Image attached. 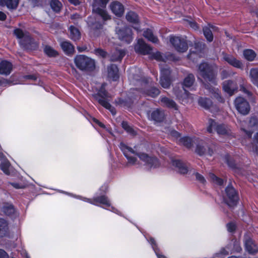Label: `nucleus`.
Returning <instances> with one entry per match:
<instances>
[{
  "instance_id": "nucleus-1",
  "label": "nucleus",
  "mask_w": 258,
  "mask_h": 258,
  "mask_svg": "<svg viewBox=\"0 0 258 258\" xmlns=\"http://www.w3.org/2000/svg\"><path fill=\"white\" fill-rule=\"evenodd\" d=\"M198 72L203 79H200V81L211 83L216 85L217 84V72L216 68L212 64L206 62L201 63L198 67Z\"/></svg>"
},
{
  "instance_id": "nucleus-2",
  "label": "nucleus",
  "mask_w": 258,
  "mask_h": 258,
  "mask_svg": "<svg viewBox=\"0 0 258 258\" xmlns=\"http://www.w3.org/2000/svg\"><path fill=\"white\" fill-rule=\"evenodd\" d=\"M105 84H102L98 93L94 95V97L100 105L114 115L116 114L115 109L109 103L111 99V96L105 90Z\"/></svg>"
},
{
  "instance_id": "nucleus-3",
  "label": "nucleus",
  "mask_w": 258,
  "mask_h": 258,
  "mask_svg": "<svg viewBox=\"0 0 258 258\" xmlns=\"http://www.w3.org/2000/svg\"><path fill=\"white\" fill-rule=\"evenodd\" d=\"M74 62L77 68L82 71L91 72L95 68L94 60L84 55H77Z\"/></svg>"
},
{
  "instance_id": "nucleus-4",
  "label": "nucleus",
  "mask_w": 258,
  "mask_h": 258,
  "mask_svg": "<svg viewBox=\"0 0 258 258\" xmlns=\"http://www.w3.org/2000/svg\"><path fill=\"white\" fill-rule=\"evenodd\" d=\"M225 193L227 198L225 200V203L230 207L236 206L239 200L238 194L231 183L226 187Z\"/></svg>"
},
{
  "instance_id": "nucleus-5",
  "label": "nucleus",
  "mask_w": 258,
  "mask_h": 258,
  "mask_svg": "<svg viewBox=\"0 0 258 258\" xmlns=\"http://www.w3.org/2000/svg\"><path fill=\"white\" fill-rule=\"evenodd\" d=\"M196 152L199 155H208L212 156L215 150V145H208L206 142L202 140H197Z\"/></svg>"
},
{
  "instance_id": "nucleus-6",
  "label": "nucleus",
  "mask_w": 258,
  "mask_h": 258,
  "mask_svg": "<svg viewBox=\"0 0 258 258\" xmlns=\"http://www.w3.org/2000/svg\"><path fill=\"white\" fill-rule=\"evenodd\" d=\"M109 0H94L93 4V11L99 15L104 20L110 19V16L107 12L100 7L105 8Z\"/></svg>"
},
{
  "instance_id": "nucleus-7",
  "label": "nucleus",
  "mask_w": 258,
  "mask_h": 258,
  "mask_svg": "<svg viewBox=\"0 0 258 258\" xmlns=\"http://www.w3.org/2000/svg\"><path fill=\"white\" fill-rule=\"evenodd\" d=\"M170 42L175 49L178 52H184L188 49L187 42L186 40L183 38L177 36H171L170 38Z\"/></svg>"
},
{
  "instance_id": "nucleus-8",
  "label": "nucleus",
  "mask_w": 258,
  "mask_h": 258,
  "mask_svg": "<svg viewBox=\"0 0 258 258\" xmlns=\"http://www.w3.org/2000/svg\"><path fill=\"white\" fill-rule=\"evenodd\" d=\"M234 105L237 111L243 115L247 114L250 111L249 103L243 97H237L234 101Z\"/></svg>"
},
{
  "instance_id": "nucleus-9",
  "label": "nucleus",
  "mask_w": 258,
  "mask_h": 258,
  "mask_svg": "<svg viewBox=\"0 0 258 258\" xmlns=\"http://www.w3.org/2000/svg\"><path fill=\"white\" fill-rule=\"evenodd\" d=\"M116 33L121 41L130 43L133 40L132 31L130 28L125 27L122 29H116Z\"/></svg>"
},
{
  "instance_id": "nucleus-10",
  "label": "nucleus",
  "mask_w": 258,
  "mask_h": 258,
  "mask_svg": "<svg viewBox=\"0 0 258 258\" xmlns=\"http://www.w3.org/2000/svg\"><path fill=\"white\" fill-rule=\"evenodd\" d=\"M135 50L138 53L147 55L151 53L152 48L146 44L143 39H139L138 43L135 46Z\"/></svg>"
},
{
  "instance_id": "nucleus-11",
  "label": "nucleus",
  "mask_w": 258,
  "mask_h": 258,
  "mask_svg": "<svg viewBox=\"0 0 258 258\" xmlns=\"http://www.w3.org/2000/svg\"><path fill=\"white\" fill-rule=\"evenodd\" d=\"M137 155L150 167L156 168L159 166V162L156 158L150 157L147 154L142 153H138Z\"/></svg>"
},
{
  "instance_id": "nucleus-12",
  "label": "nucleus",
  "mask_w": 258,
  "mask_h": 258,
  "mask_svg": "<svg viewBox=\"0 0 258 258\" xmlns=\"http://www.w3.org/2000/svg\"><path fill=\"white\" fill-rule=\"evenodd\" d=\"M119 147L124 155L127 159L128 162L131 164H134L137 161V158L132 156L131 154H134L137 155V153H136L132 148L128 147L124 143H121Z\"/></svg>"
},
{
  "instance_id": "nucleus-13",
  "label": "nucleus",
  "mask_w": 258,
  "mask_h": 258,
  "mask_svg": "<svg viewBox=\"0 0 258 258\" xmlns=\"http://www.w3.org/2000/svg\"><path fill=\"white\" fill-rule=\"evenodd\" d=\"M25 39L19 41L20 44L24 49L32 50L38 48V43L30 37V35L25 37Z\"/></svg>"
},
{
  "instance_id": "nucleus-14",
  "label": "nucleus",
  "mask_w": 258,
  "mask_h": 258,
  "mask_svg": "<svg viewBox=\"0 0 258 258\" xmlns=\"http://www.w3.org/2000/svg\"><path fill=\"white\" fill-rule=\"evenodd\" d=\"M201 83L203 87L206 90H208L209 92L212 93L214 97L216 98L219 102L221 103L224 102V99L221 96L220 92L218 89L212 87L209 83L205 82L203 81H201Z\"/></svg>"
},
{
  "instance_id": "nucleus-15",
  "label": "nucleus",
  "mask_w": 258,
  "mask_h": 258,
  "mask_svg": "<svg viewBox=\"0 0 258 258\" xmlns=\"http://www.w3.org/2000/svg\"><path fill=\"white\" fill-rule=\"evenodd\" d=\"M244 245L246 250L249 253L254 254L258 252V246L249 237L244 238Z\"/></svg>"
},
{
  "instance_id": "nucleus-16",
  "label": "nucleus",
  "mask_w": 258,
  "mask_h": 258,
  "mask_svg": "<svg viewBox=\"0 0 258 258\" xmlns=\"http://www.w3.org/2000/svg\"><path fill=\"white\" fill-rule=\"evenodd\" d=\"M223 89L225 92L230 96L232 95L238 90V87L236 83L232 80L224 81L223 84Z\"/></svg>"
},
{
  "instance_id": "nucleus-17",
  "label": "nucleus",
  "mask_w": 258,
  "mask_h": 258,
  "mask_svg": "<svg viewBox=\"0 0 258 258\" xmlns=\"http://www.w3.org/2000/svg\"><path fill=\"white\" fill-rule=\"evenodd\" d=\"M172 82L171 71L168 68L162 69V87L168 88Z\"/></svg>"
},
{
  "instance_id": "nucleus-18",
  "label": "nucleus",
  "mask_w": 258,
  "mask_h": 258,
  "mask_svg": "<svg viewBox=\"0 0 258 258\" xmlns=\"http://www.w3.org/2000/svg\"><path fill=\"white\" fill-rule=\"evenodd\" d=\"M84 201L93 205H97V203H100L107 207L110 206L109 200L107 198L104 196L97 197L93 199L85 198Z\"/></svg>"
},
{
  "instance_id": "nucleus-19",
  "label": "nucleus",
  "mask_w": 258,
  "mask_h": 258,
  "mask_svg": "<svg viewBox=\"0 0 258 258\" xmlns=\"http://www.w3.org/2000/svg\"><path fill=\"white\" fill-rule=\"evenodd\" d=\"M110 8L112 13L117 16L120 17L124 13L123 6L117 1L112 2L110 5Z\"/></svg>"
},
{
  "instance_id": "nucleus-20",
  "label": "nucleus",
  "mask_w": 258,
  "mask_h": 258,
  "mask_svg": "<svg viewBox=\"0 0 258 258\" xmlns=\"http://www.w3.org/2000/svg\"><path fill=\"white\" fill-rule=\"evenodd\" d=\"M173 165L178 169V172L180 174H185L188 171H191L190 167L179 160H175L172 161Z\"/></svg>"
},
{
  "instance_id": "nucleus-21",
  "label": "nucleus",
  "mask_w": 258,
  "mask_h": 258,
  "mask_svg": "<svg viewBox=\"0 0 258 258\" xmlns=\"http://www.w3.org/2000/svg\"><path fill=\"white\" fill-rule=\"evenodd\" d=\"M13 69V64L7 60H3L0 62V74L9 75Z\"/></svg>"
},
{
  "instance_id": "nucleus-22",
  "label": "nucleus",
  "mask_w": 258,
  "mask_h": 258,
  "mask_svg": "<svg viewBox=\"0 0 258 258\" xmlns=\"http://www.w3.org/2000/svg\"><path fill=\"white\" fill-rule=\"evenodd\" d=\"M216 131L219 135L230 136L232 135L230 128L227 125L223 123L217 124Z\"/></svg>"
},
{
  "instance_id": "nucleus-23",
  "label": "nucleus",
  "mask_w": 258,
  "mask_h": 258,
  "mask_svg": "<svg viewBox=\"0 0 258 258\" xmlns=\"http://www.w3.org/2000/svg\"><path fill=\"white\" fill-rule=\"evenodd\" d=\"M148 115L149 119L153 121L155 124L159 123L161 121V114L158 109L149 111Z\"/></svg>"
},
{
  "instance_id": "nucleus-24",
  "label": "nucleus",
  "mask_w": 258,
  "mask_h": 258,
  "mask_svg": "<svg viewBox=\"0 0 258 258\" xmlns=\"http://www.w3.org/2000/svg\"><path fill=\"white\" fill-rule=\"evenodd\" d=\"M223 59L230 65L235 68H241L242 67V62L231 55L225 54Z\"/></svg>"
},
{
  "instance_id": "nucleus-25",
  "label": "nucleus",
  "mask_w": 258,
  "mask_h": 258,
  "mask_svg": "<svg viewBox=\"0 0 258 258\" xmlns=\"http://www.w3.org/2000/svg\"><path fill=\"white\" fill-rule=\"evenodd\" d=\"M108 77L113 81H116L119 78L118 69L117 67L114 64H111L107 68Z\"/></svg>"
},
{
  "instance_id": "nucleus-26",
  "label": "nucleus",
  "mask_w": 258,
  "mask_h": 258,
  "mask_svg": "<svg viewBox=\"0 0 258 258\" xmlns=\"http://www.w3.org/2000/svg\"><path fill=\"white\" fill-rule=\"evenodd\" d=\"M60 46L67 55H72L75 52L74 46L69 41L62 42L60 44Z\"/></svg>"
},
{
  "instance_id": "nucleus-27",
  "label": "nucleus",
  "mask_w": 258,
  "mask_h": 258,
  "mask_svg": "<svg viewBox=\"0 0 258 258\" xmlns=\"http://www.w3.org/2000/svg\"><path fill=\"white\" fill-rule=\"evenodd\" d=\"M8 224L4 219H0V237H6L9 235Z\"/></svg>"
},
{
  "instance_id": "nucleus-28",
  "label": "nucleus",
  "mask_w": 258,
  "mask_h": 258,
  "mask_svg": "<svg viewBox=\"0 0 258 258\" xmlns=\"http://www.w3.org/2000/svg\"><path fill=\"white\" fill-rule=\"evenodd\" d=\"M125 54V52L123 49H116L112 54L110 60L111 61H120Z\"/></svg>"
},
{
  "instance_id": "nucleus-29",
  "label": "nucleus",
  "mask_w": 258,
  "mask_h": 258,
  "mask_svg": "<svg viewBox=\"0 0 258 258\" xmlns=\"http://www.w3.org/2000/svg\"><path fill=\"white\" fill-rule=\"evenodd\" d=\"M43 51L44 53L49 57H56L59 54L57 51L48 45L43 46Z\"/></svg>"
},
{
  "instance_id": "nucleus-30",
  "label": "nucleus",
  "mask_w": 258,
  "mask_h": 258,
  "mask_svg": "<svg viewBox=\"0 0 258 258\" xmlns=\"http://www.w3.org/2000/svg\"><path fill=\"white\" fill-rule=\"evenodd\" d=\"M198 139L195 138H191L188 137H184L180 139V143L187 148H190L193 146L194 143L197 142Z\"/></svg>"
},
{
  "instance_id": "nucleus-31",
  "label": "nucleus",
  "mask_w": 258,
  "mask_h": 258,
  "mask_svg": "<svg viewBox=\"0 0 258 258\" xmlns=\"http://www.w3.org/2000/svg\"><path fill=\"white\" fill-rule=\"evenodd\" d=\"M198 104L201 107L208 109L210 108L212 105V102L209 98L206 97H200L198 100Z\"/></svg>"
},
{
  "instance_id": "nucleus-32",
  "label": "nucleus",
  "mask_w": 258,
  "mask_h": 258,
  "mask_svg": "<svg viewBox=\"0 0 258 258\" xmlns=\"http://www.w3.org/2000/svg\"><path fill=\"white\" fill-rule=\"evenodd\" d=\"M249 77L251 82L258 87V68L250 70Z\"/></svg>"
},
{
  "instance_id": "nucleus-33",
  "label": "nucleus",
  "mask_w": 258,
  "mask_h": 258,
  "mask_svg": "<svg viewBox=\"0 0 258 258\" xmlns=\"http://www.w3.org/2000/svg\"><path fill=\"white\" fill-rule=\"evenodd\" d=\"M70 38L74 41H77L81 38V33L79 30L76 27L71 26L70 27Z\"/></svg>"
},
{
  "instance_id": "nucleus-34",
  "label": "nucleus",
  "mask_w": 258,
  "mask_h": 258,
  "mask_svg": "<svg viewBox=\"0 0 258 258\" xmlns=\"http://www.w3.org/2000/svg\"><path fill=\"white\" fill-rule=\"evenodd\" d=\"M195 81V78L192 74H189L183 81V87L189 88L191 87Z\"/></svg>"
},
{
  "instance_id": "nucleus-35",
  "label": "nucleus",
  "mask_w": 258,
  "mask_h": 258,
  "mask_svg": "<svg viewBox=\"0 0 258 258\" xmlns=\"http://www.w3.org/2000/svg\"><path fill=\"white\" fill-rule=\"evenodd\" d=\"M143 35L144 37L148 39L149 41L153 43H157L159 41V40L157 37L153 34L152 31L151 30L147 29V30L145 31Z\"/></svg>"
},
{
  "instance_id": "nucleus-36",
  "label": "nucleus",
  "mask_w": 258,
  "mask_h": 258,
  "mask_svg": "<svg viewBox=\"0 0 258 258\" xmlns=\"http://www.w3.org/2000/svg\"><path fill=\"white\" fill-rule=\"evenodd\" d=\"M162 102H163L165 105L170 108L173 109L175 110L178 109V106L176 103L172 99H170L167 97L162 98Z\"/></svg>"
},
{
  "instance_id": "nucleus-37",
  "label": "nucleus",
  "mask_w": 258,
  "mask_h": 258,
  "mask_svg": "<svg viewBox=\"0 0 258 258\" xmlns=\"http://www.w3.org/2000/svg\"><path fill=\"white\" fill-rule=\"evenodd\" d=\"M126 19L128 22L136 24L139 21L138 16L133 11H130L126 14Z\"/></svg>"
},
{
  "instance_id": "nucleus-38",
  "label": "nucleus",
  "mask_w": 258,
  "mask_h": 258,
  "mask_svg": "<svg viewBox=\"0 0 258 258\" xmlns=\"http://www.w3.org/2000/svg\"><path fill=\"white\" fill-rule=\"evenodd\" d=\"M10 166V162L8 160L6 159H3V161L1 162L0 164V169L6 174H9V167Z\"/></svg>"
},
{
  "instance_id": "nucleus-39",
  "label": "nucleus",
  "mask_w": 258,
  "mask_h": 258,
  "mask_svg": "<svg viewBox=\"0 0 258 258\" xmlns=\"http://www.w3.org/2000/svg\"><path fill=\"white\" fill-rule=\"evenodd\" d=\"M144 93L146 96L154 98L160 94V91L155 87H151L147 89Z\"/></svg>"
},
{
  "instance_id": "nucleus-40",
  "label": "nucleus",
  "mask_w": 258,
  "mask_h": 258,
  "mask_svg": "<svg viewBox=\"0 0 258 258\" xmlns=\"http://www.w3.org/2000/svg\"><path fill=\"white\" fill-rule=\"evenodd\" d=\"M19 0H5L4 6L9 10H15L19 5Z\"/></svg>"
},
{
  "instance_id": "nucleus-41",
  "label": "nucleus",
  "mask_w": 258,
  "mask_h": 258,
  "mask_svg": "<svg viewBox=\"0 0 258 258\" xmlns=\"http://www.w3.org/2000/svg\"><path fill=\"white\" fill-rule=\"evenodd\" d=\"M14 35L17 38L20 40L25 39V37L28 36L29 34L26 32H24L22 29L20 28L15 29L14 31Z\"/></svg>"
},
{
  "instance_id": "nucleus-42",
  "label": "nucleus",
  "mask_w": 258,
  "mask_h": 258,
  "mask_svg": "<svg viewBox=\"0 0 258 258\" xmlns=\"http://www.w3.org/2000/svg\"><path fill=\"white\" fill-rule=\"evenodd\" d=\"M203 31L207 41L212 42L213 40V35L210 28L208 26L204 27L203 28Z\"/></svg>"
},
{
  "instance_id": "nucleus-43",
  "label": "nucleus",
  "mask_w": 258,
  "mask_h": 258,
  "mask_svg": "<svg viewBox=\"0 0 258 258\" xmlns=\"http://www.w3.org/2000/svg\"><path fill=\"white\" fill-rule=\"evenodd\" d=\"M50 4L51 8L54 11L56 12L60 11L62 5L58 0H51Z\"/></svg>"
},
{
  "instance_id": "nucleus-44",
  "label": "nucleus",
  "mask_w": 258,
  "mask_h": 258,
  "mask_svg": "<svg viewBox=\"0 0 258 258\" xmlns=\"http://www.w3.org/2000/svg\"><path fill=\"white\" fill-rule=\"evenodd\" d=\"M243 55L244 57L249 61L253 60L255 57V52L251 49L244 50L243 52Z\"/></svg>"
},
{
  "instance_id": "nucleus-45",
  "label": "nucleus",
  "mask_w": 258,
  "mask_h": 258,
  "mask_svg": "<svg viewBox=\"0 0 258 258\" xmlns=\"http://www.w3.org/2000/svg\"><path fill=\"white\" fill-rule=\"evenodd\" d=\"M209 176L211 181L219 185H222L223 184L224 181L220 178L216 176L214 174L212 173H209Z\"/></svg>"
},
{
  "instance_id": "nucleus-46",
  "label": "nucleus",
  "mask_w": 258,
  "mask_h": 258,
  "mask_svg": "<svg viewBox=\"0 0 258 258\" xmlns=\"http://www.w3.org/2000/svg\"><path fill=\"white\" fill-rule=\"evenodd\" d=\"M194 48L198 52H202L206 48V44L202 41H195L194 42Z\"/></svg>"
},
{
  "instance_id": "nucleus-47",
  "label": "nucleus",
  "mask_w": 258,
  "mask_h": 258,
  "mask_svg": "<svg viewBox=\"0 0 258 258\" xmlns=\"http://www.w3.org/2000/svg\"><path fill=\"white\" fill-rule=\"evenodd\" d=\"M176 60L175 55L169 52H166L164 55L162 56V61H175Z\"/></svg>"
},
{
  "instance_id": "nucleus-48",
  "label": "nucleus",
  "mask_w": 258,
  "mask_h": 258,
  "mask_svg": "<svg viewBox=\"0 0 258 258\" xmlns=\"http://www.w3.org/2000/svg\"><path fill=\"white\" fill-rule=\"evenodd\" d=\"M209 125L207 128V132L211 134L213 133V128L216 130V126H217V123L213 119H209L208 120Z\"/></svg>"
},
{
  "instance_id": "nucleus-49",
  "label": "nucleus",
  "mask_w": 258,
  "mask_h": 258,
  "mask_svg": "<svg viewBox=\"0 0 258 258\" xmlns=\"http://www.w3.org/2000/svg\"><path fill=\"white\" fill-rule=\"evenodd\" d=\"M122 127L127 132L131 134V135H135V132L134 130L126 122L123 121L122 122Z\"/></svg>"
},
{
  "instance_id": "nucleus-50",
  "label": "nucleus",
  "mask_w": 258,
  "mask_h": 258,
  "mask_svg": "<svg viewBox=\"0 0 258 258\" xmlns=\"http://www.w3.org/2000/svg\"><path fill=\"white\" fill-rule=\"evenodd\" d=\"M3 211L6 215H10L14 213L15 210L13 206L10 205L4 207Z\"/></svg>"
},
{
  "instance_id": "nucleus-51",
  "label": "nucleus",
  "mask_w": 258,
  "mask_h": 258,
  "mask_svg": "<svg viewBox=\"0 0 258 258\" xmlns=\"http://www.w3.org/2000/svg\"><path fill=\"white\" fill-rule=\"evenodd\" d=\"M150 242L152 244V247H153L154 250L155 251L158 258H161V255H160L159 253V251L156 248V244L155 240H154V239L153 238H151L150 239Z\"/></svg>"
},
{
  "instance_id": "nucleus-52",
  "label": "nucleus",
  "mask_w": 258,
  "mask_h": 258,
  "mask_svg": "<svg viewBox=\"0 0 258 258\" xmlns=\"http://www.w3.org/2000/svg\"><path fill=\"white\" fill-rule=\"evenodd\" d=\"M94 51L95 53L97 55L101 56L102 57H106L107 55V52L105 51L104 50L100 48L96 49Z\"/></svg>"
},
{
  "instance_id": "nucleus-53",
  "label": "nucleus",
  "mask_w": 258,
  "mask_h": 258,
  "mask_svg": "<svg viewBox=\"0 0 258 258\" xmlns=\"http://www.w3.org/2000/svg\"><path fill=\"white\" fill-rule=\"evenodd\" d=\"M227 228L229 232H233L236 230V225L233 222H230L227 224Z\"/></svg>"
},
{
  "instance_id": "nucleus-54",
  "label": "nucleus",
  "mask_w": 258,
  "mask_h": 258,
  "mask_svg": "<svg viewBox=\"0 0 258 258\" xmlns=\"http://www.w3.org/2000/svg\"><path fill=\"white\" fill-rule=\"evenodd\" d=\"M187 23L191 27L192 29L195 30H198L199 28V27L198 24L194 21L191 20H186Z\"/></svg>"
},
{
  "instance_id": "nucleus-55",
  "label": "nucleus",
  "mask_w": 258,
  "mask_h": 258,
  "mask_svg": "<svg viewBox=\"0 0 258 258\" xmlns=\"http://www.w3.org/2000/svg\"><path fill=\"white\" fill-rule=\"evenodd\" d=\"M196 179L202 183L206 182V180L204 177L200 173L196 172L195 173Z\"/></svg>"
},
{
  "instance_id": "nucleus-56",
  "label": "nucleus",
  "mask_w": 258,
  "mask_h": 258,
  "mask_svg": "<svg viewBox=\"0 0 258 258\" xmlns=\"http://www.w3.org/2000/svg\"><path fill=\"white\" fill-rule=\"evenodd\" d=\"M151 57L152 58L160 61L161 60V53L160 52H157L155 53L152 54Z\"/></svg>"
},
{
  "instance_id": "nucleus-57",
  "label": "nucleus",
  "mask_w": 258,
  "mask_h": 258,
  "mask_svg": "<svg viewBox=\"0 0 258 258\" xmlns=\"http://www.w3.org/2000/svg\"><path fill=\"white\" fill-rule=\"evenodd\" d=\"M229 74L226 70H223L220 73V76L222 80H224L228 77Z\"/></svg>"
},
{
  "instance_id": "nucleus-58",
  "label": "nucleus",
  "mask_w": 258,
  "mask_h": 258,
  "mask_svg": "<svg viewBox=\"0 0 258 258\" xmlns=\"http://www.w3.org/2000/svg\"><path fill=\"white\" fill-rule=\"evenodd\" d=\"M171 136L174 137L176 139H178L180 137V134L177 131L175 130H172L170 133Z\"/></svg>"
},
{
  "instance_id": "nucleus-59",
  "label": "nucleus",
  "mask_w": 258,
  "mask_h": 258,
  "mask_svg": "<svg viewBox=\"0 0 258 258\" xmlns=\"http://www.w3.org/2000/svg\"><path fill=\"white\" fill-rule=\"evenodd\" d=\"M234 249L236 252H240L242 248L238 242L235 241L234 243Z\"/></svg>"
},
{
  "instance_id": "nucleus-60",
  "label": "nucleus",
  "mask_w": 258,
  "mask_h": 258,
  "mask_svg": "<svg viewBox=\"0 0 258 258\" xmlns=\"http://www.w3.org/2000/svg\"><path fill=\"white\" fill-rule=\"evenodd\" d=\"M0 258H9L8 254L2 249H0Z\"/></svg>"
},
{
  "instance_id": "nucleus-61",
  "label": "nucleus",
  "mask_w": 258,
  "mask_h": 258,
  "mask_svg": "<svg viewBox=\"0 0 258 258\" xmlns=\"http://www.w3.org/2000/svg\"><path fill=\"white\" fill-rule=\"evenodd\" d=\"M225 159L226 160L227 163L228 164L229 166H230L232 168L235 167V164H234V163H233L232 161H230L228 156L226 157Z\"/></svg>"
},
{
  "instance_id": "nucleus-62",
  "label": "nucleus",
  "mask_w": 258,
  "mask_h": 258,
  "mask_svg": "<svg viewBox=\"0 0 258 258\" xmlns=\"http://www.w3.org/2000/svg\"><path fill=\"white\" fill-rule=\"evenodd\" d=\"M241 130L247 135L248 138H251L253 132L251 131H247L244 128H242Z\"/></svg>"
},
{
  "instance_id": "nucleus-63",
  "label": "nucleus",
  "mask_w": 258,
  "mask_h": 258,
  "mask_svg": "<svg viewBox=\"0 0 258 258\" xmlns=\"http://www.w3.org/2000/svg\"><path fill=\"white\" fill-rule=\"evenodd\" d=\"M229 254L228 251H227L224 248H223L221 249L220 252L219 253H217L216 255L218 256L220 254H223L224 255H227Z\"/></svg>"
},
{
  "instance_id": "nucleus-64",
  "label": "nucleus",
  "mask_w": 258,
  "mask_h": 258,
  "mask_svg": "<svg viewBox=\"0 0 258 258\" xmlns=\"http://www.w3.org/2000/svg\"><path fill=\"white\" fill-rule=\"evenodd\" d=\"M240 90L243 91V92L247 94H250V92L243 85L240 86Z\"/></svg>"
}]
</instances>
